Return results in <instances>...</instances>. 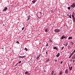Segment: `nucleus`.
Instances as JSON below:
<instances>
[{"label":"nucleus","mask_w":75,"mask_h":75,"mask_svg":"<svg viewBox=\"0 0 75 75\" xmlns=\"http://www.w3.org/2000/svg\"><path fill=\"white\" fill-rule=\"evenodd\" d=\"M28 20H29V19H28L27 20V21H28Z\"/></svg>","instance_id":"c03bdc74"},{"label":"nucleus","mask_w":75,"mask_h":75,"mask_svg":"<svg viewBox=\"0 0 75 75\" xmlns=\"http://www.w3.org/2000/svg\"><path fill=\"white\" fill-rule=\"evenodd\" d=\"M32 3H33L34 4V3H35V2H36V1H35L34 0L33 1H32Z\"/></svg>","instance_id":"4be33fe9"},{"label":"nucleus","mask_w":75,"mask_h":75,"mask_svg":"<svg viewBox=\"0 0 75 75\" xmlns=\"http://www.w3.org/2000/svg\"><path fill=\"white\" fill-rule=\"evenodd\" d=\"M24 27H23L22 29V30H24Z\"/></svg>","instance_id":"58836bf2"},{"label":"nucleus","mask_w":75,"mask_h":75,"mask_svg":"<svg viewBox=\"0 0 75 75\" xmlns=\"http://www.w3.org/2000/svg\"><path fill=\"white\" fill-rule=\"evenodd\" d=\"M37 16L38 17V18H40L41 17V12H38L37 13Z\"/></svg>","instance_id":"f257e3e1"},{"label":"nucleus","mask_w":75,"mask_h":75,"mask_svg":"<svg viewBox=\"0 0 75 75\" xmlns=\"http://www.w3.org/2000/svg\"><path fill=\"white\" fill-rule=\"evenodd\" d=\"M72 55H73L71 54L70 55V56L69 57V58H71V57H72Z\"/></svg>","instance_id":"a211bd4d"},{"label":"nucleus","mask_w":75,"mask_h":75,"mask_svg":"<svg viewBox=\"0 0 75 75\" xmlns=\"http://www.w3.org/2000/svg\"><path fill=\"white\" fill-rule=\"evenodd\" d=\"M49 61H50V59H48L45 61V62L46 63H47V62H48Z\"/></svg>","instance_id":"9b49d317"},{"label":"nucleus","mask_w":75,"mask_h":75,"mask_svg":"<svg viewBox=\"0 0 75 75\" xmlns=\"http://www.w3.org/2000/svg\"><path fill=\"white\" fill-rule=\"evenodd\" d=\"M19 64H20L21 63V61H19V62H18Z\"/></svg>","instance_id":"f704fd0d"},{"label":"nucleus","mask_w":75,"mask_h":75,"mask_svg":"<svg viewBox=\"0 0 75 75\" xmlns=\"http://www.w3.org/2000/svg\"><path fill=\"white\" fill-rule=\"evenodd\" d=\"M30 16L29 15V17Z\"/></svg>","instance_id":"de8ad7c7"},{"label":"nucleus","mask_w":75,"mask_h":75,"mask_svg":"<svg viewBox=\"0 0 75 75\" xmlns=\"http://www.w3.org/2000/svg\"><path fill=\"white\" fill-rule=\"evenodd\" d=\"M64 47L63 46L62 48H61V50H64Z\"/></svg>","instance_id":"c85d7f7f"},{"label":"nucleus","mask_w":75,"mask_h":75,"mask_svg":"<svg viewBox=\"0 0 75 75\" xmlns=\"http://www.w3.org/2000/svg\"><path fill=\"white\" fill-rule=\"evenodd\" d=\"M69 69L70 71H71V70H72V68H73V67L72 66H71V67H69Z\"/></svg>","instance_id":"1a4fd4ad"},{"label":"nucleus","mask_w":75,"mask_h":75,"mask_svg":"<svg viewBox=\"0 0 75 75\" xmlns=\"http://www.w3.org/2000/svg\"><path fill=\"white\" fill-rule=\"evenodd\" d=\"M59 75H62V71H61L59 73Z\"/></svg>","instance_id":"4468645a"},{"label":"nucleus","mask_w":75,"mask_h":75,"mask_svg":"<svg viewBox=\"0 0 75 75\" xmlns=\"http://www.w3.org/2000/svg\"><path fill=\"white\" fill-rule=\"evenodd\" d=\"M46 54L47 55L48 54V51H46Z\"/></svg>","instance_id":"c9c22d12"},{"label":"nucleus","mask_w":75,"mask_h":75,"mask_svg":"<svg viewBox=\"0 0 75 75\" xmlns=\"http://www.w3.org/2000/svg\"><path fill=\"white\" fill-rule=\"evenodd\" d=\"M25 50H26V51H28V49H27V48H26V47L25 48Z\"/></svg>","instance_id":"a878e982"},{"label":"nucleus","mask_w":75,"mask_h":75,"mask_svg":"<svg viewBox=\"0 0 75 75\" xmlns=\"http://www.w3.org/2000/svg\"><path fill=\"white\" fill-rule=\"evenodd\" d=\"M67 8L69 10L70 9H71V7H69Z\"/></svg>","instance_id":"bb28decb"},{"label":"nucleus","mask_w":75,"mask_h":75,"mask_svg":"<svg viewBox=\"0 0 75 75\" xmlns=\"http://www.w3.org/2000/svg\"><path fill=\"white\" fill-rule=\"evenodd\" d=\"M75 50H74L73 52H72L71 54L72 55H73V54H74V53H75Z\"/></svg>","instance_id":"dca6fc26"},{"label":"nucleus","mask_w":75,"mask_h":75,"mask_svg":"<svg viewBox=\"0 0 75 75\" xmlns=\"http://www.w3.org/2000/svg\"><path fill=\"white\" fill-rule=\"evenodd\" d=\"M45 31L46 33H47V32H48V28H46L45 29Z\"/></svg>","instance_id":"ddd939ff"},{"label":"nucleus","mask_w":75,"mask_h":75,"mask_svg":"<svg viewBox=\"0 0 75 75\" xmlns=\"http://www.w3.org/2000/svg\"><path fill=\"white\" fill-rule=\"evenodd\" d=\"M54 32L55 33H60L61 32V30L57 28L55 29Z\"/></svg>","instance_id":"f03ea898"},{"label":"nucleus","mask_w":75,"mask_h":75,"mask_svg":"<svg viewBox=\"0 0 75 75\" xmlns=\"http://www.w3.org/2000/svg\"><path fill=\"white\" fill-rule=\"evenodd\" d=\"M60 64H62V61H61V63H60Z\"/></svg>","instance_id":"a19ab883"},{"label":"nucleus","mask_w":75,"mask_h":75,"mask_svg":"<svg viewBox=\"0 0 75 75\" xmlns=\"http://www.w3.org/2000/svg\"><path fill=\"white\" fill-rule=\"evenodd\" d=\"M59 55H60V53H59L56 55V57H59Z\"/></svg>","instance_id":"f8f14e48"},{"label":"nucleus","mask_w":75,"mask_h":75,"mask_svg":"<svg viewBox=\"0 0 75 75\" xmlns=\"http://www.w3.org/2000/svg\"><path fill=\"white\" fill-rule=\"evenodd\" d=\"M46 47H48V43L46 45Z\"/></svg>","instance_id":"2f4dec72"},{"label":"nucleus","mask_w":75,"mask_h":75,"mask_svg":"<svg viewBox=\"0 0 75 75\" xmlns=\"http://www.w3.org/2000/svg\"><path fill=\"white\" fill-rule=\"evenodd\" d=\"M54 61L55 62H57V59H54Z\"/></svg>","instance_id":"b1692460"},{"label":"nucleus","mask_w":75,"mask_h":75,"mask_svg":"<svg viewBox=\"0 0 75 75\" xmlns=\"http://www.w3.org/2000/svg\"><path fill=\"white\" fill-rule=\"evenodd\" d=\"M53 48V49H55L57 50V51H58V48L57 47L55 46H54Z\"/></svg>","instance_id":"39448f33"},{"label":"nucleus","mask_w":75,"mask_h":75,"mask_svg":"<svg viewBox=\"0 0 75 75\" xmlns=\"http://www.w3.org/2000/svg\"><path fill=\"white\" fill-rule=\"evenodd\" d=\"M71 16H72V17L73 18V19L75 18H74V15L72 14L71 15Z\"/></svg>","instance_id":"5701e85b"},{"label":"nucleus","mask_w":75,"mask_h":75,"mask_svg":"<svg viewBox=\"0 0 75 75\" xmlns=\"http://www.w3.org/2000/svg\"><path fill=\"white\" fill-rule=\"evenodd\" d=\"M74 62H75V60H73V63H74Z\"/></svg>","instance_id":"ea45409f"},{"label":"nucleus","mask_w":75,"mask_h":75,"mask_svg":"<svg viewBox=\"0 0 75 75\" xmlns=\"http://www.w3.org/2000/svg\"><path fill=\"white\" fill-rule=\"evenodd\" d=\"M72 59H75V56H72Z\"/></svg>","instance_id":"412c9836"},{"label":"nucleus","mask_w":75,"mask_h":75,"mask_svg":"<svg viewBox=\"0 0 75 75\" xmlns=\"http://www.w3.org/2000/svg\"><path fill=\"white\" fill-rule=\"evenodd\" d=\"M67 16H69V14H67Z\"/></svg>","instance_id":"37998d69"},{"label":"nucleus","mask_w":75,"mask_h":75,"mask_svg":"<svg viewBox=\"0 0 75 75\" xmlns=\"http://www.w3.org/2000/svg\"><path fill=\"white\" fill-rule=\"evenodd\" d=\"M72 14H73L74 15H75V13L74 12H73Z\"/></svg>","instance_id":"e433bc0d"},{"label":"nucleus","mask_w":75,"mask_h":75,"mask_svg":"<svg viewBox=\"0 0 75 75\" xmlns=\"http://www.w3.org/2000/svg\"><path fill=\"white\" fill-rule=\"evenodd\" d=\"M49 41L50 42H52V40H51V39H50Z\"/></svg>","instance_id":"cd10ccee"},{"label":"nucleus","mask_w":75,"mask_h":75,"mask_svg":"<svg viewBox=\"0 0 75 75\" xmlns=\"http://www.w3.org/2000/svg\"><path fill=\"white\" fill-rule=\"evenodd\" d=\"M41 54H40L37 57L36 59H38L39 58H40V56H41Z\"/></svg>","instance_id":"6e6552de"},{"label":"nucleus","mask_w":75,"mask_h":75,"mask_svg":"<svg viewBox=\"0 0 75 75\" xmlns=\"http://www.w3.org/2000/svg\"><path fill=\"white\" fill-rule=\"evenodd\" d=\"M64 38H65V39H67V38L65 36V35H63L61 37V38H60L61 40H63Z\"/></svg>","instance_id":"20e7f679"},{"label":"nucleus","mask_w":75,"mask_h":75,"mask_svg":"<svg viewBox=\"0 0 75 75\" xmlns=\"http://www.w3.org/2000/svg\"><path fill=\"white\" fill-rule=\"evenodd\" d=\"M73 20H74V21L75 22V18H73Z\"/></svg>","instance_id":"4c0bfd02"},{"label":"nucleus","mask_w":75,"mask_h":75,"mask_svg":"<svg viewBox=\"0 0 75 75\" xmlns=\"http://www.w3.org/2000/svg\"><path fill=\"white\" fill-rule=\"evenodd\" d=\"M72 59H71L70 60V62H72Z\"/></svg>","instance_id":"79ce46f5"},{"label":"nucleus","mask_w":75,"mask_h":75,"mask_svg":"<svg viewBox=\"0 0 75 75\" xmlns=\"http://www.w3.org/2000/svg\"><path fill=\"white\" fill-rule=\"evenodd\" d=\"M18 65V63L16 64L14 66V67H16V66H17V65Z\"/></svg>","instance_id":"7c9ffc66"},{"label":"nucleus","mask_w":75,"mask_h":75,"mask_svg":"<svg viewBox=\"0 0 75 75\" xmlns=\"http://www.w3.org/2000/svg\"><path fill=\"white\" fill-rule=\"evenodd\" d=\"M69 16L70 18H72V17H71V14H70Z\"/></svg>","instance_id":"aec40b11"},{"label":"nucleus","mask_w":75,"mask_h":75,"mask_svg":"<svg viewBox=\"0 0 75 75\" xmlns=\"http://www.w3.org/2000/svg\"><path fill=\"white\" fill-rule=\"evenodd\" d=\"M65 72L66 74H68V69H66L65 70Z\"/></svg>","instance_id":"0eeeda50"},{"label":"nucleus","mask_w":75,"mask_h":75,"mask_svg":"<svg viewBox=\"0 0 75 75\" xmlns=\"http://www.w3.org/2000/svg\"><path fill=\"white\" fill-rule=\"evenodd\" d=\"M28 19H30V17H28Z\"/></svg>","instance_id":"49530a36"},{"label":"nucleus","mask_w":75,"mask_h":75,"mask_svg":"<svg viewBox=\"0 0 75 75\" xmlns=\"http://www.w3.org/2000/svg\"><path fill=\"white\" fill-rule=\"evenodd\" d=\"M71 7H72L73 8H74L75 7V3L73 2V4L70 6Z\"/></svg>","instance_id":"7ed1b4c3"},{"label":"nucleus","mask_w":75,"mask_h":75,"mask_svg":"<svg viewBox=\"0 0 75 75\" xmlns=\"http://www.w3.org/2000/svg\"><path fill=\"white\" fill-rule=\"evenodd\" d=\"M67 47H68V49H70V48H71V46H70V45H68Z\"/></svg>","instance_id":"f3484780"},{"label":"nucleus","mask_w":75,"mask_h":75,"mask_svg":"<svg viewBox=\"0 0 75 75\" xmlns=\"http://www.w3.org/2000/svg\"><path fill=\"white\" fill-rule=\"evenodd\" d=\"M20 57V58H24L25 57V56H19L18 57Z\"/></svg>","instance_id":"9d476101"},{"label":"nucleus","mask_w":75,"mask_h":75,"mask_svg":"<svg viewBox=\"0 0 75 75\" xmlns=\"http://www.w3.org/2000/svg\"><path fill=\"white\" fill-rule=\"evenodd\" d=\"M71 45H73L74 44V43L73 42H71Z\"/></svg>","instance_id":"c756f323"},{"label":"nucleus","mask_w":75,"mask_h":75,"mask_svg":"<svg viewBox=\"0 0 75 75\" xmlns=\"http://www.w3.org/2000/svg\"><path fill=\"white\" fill-rule=\"evenodd\" d=\"M7 7H5V8L4 9L2 10L3 11H6L7 10Z\"/></svg>","instance_id":"423d86ee"},{"label":"nucleus","mask_w":75,"mask_h":75,"mask_svg":"<svg viewBox=\"0 0 75 75\" xmlns=\"http://www.w3.org/2000/svg\"><path fill=\"white\" fill-rule=\"evenodd\" d=\"M52 75H53L54 74V71H52L51 72Z\"/></svg>","instance_id":"393cba45"},{"label":"nucleus","mask_w":75,"mask_h":75,"mask_svg":"<svg viewBox=\"0 0 75 75\" xmlns=\"http://www.w3.org/2000/svg\"><path fill=\"white\" fill-rule=\"evenodd\" d=\"M25 74H26L27 75L28 74V72H27V71H26V72H25Z\"/></svg>","instance_id":"6ab92c4d"},{"label":"nucleus","mask_w":75,"mask_h":75,"mask_svg":"<svg viewBox=\"0 0 75 75\" xmlns=\"http://www.w3.org/2000/svg\"><path fill=\"white\" fill-rule=\"evenodd\" d=\"M72 38L71 37H69L68 38V40H72Z\"/></svg>","instance_id":"2eb2a0df"},{"label":"nucleus","mask_w":75,"mask_h":75,"mask_svg":"<svg viewBox=\"0 0 75 75\" xmlns=\"http://www.w3.org/2000/svg\"><path fill=\"white\" fill-rule=\"evenodd\" d=\"M16 43H18V44H19V42H18V41H17Z\"/></svg>","instance_id":"473e14b6"},{"label":"nucleus","mask_w":75,"mask_h":75,"mask_svg":"<svg viewBox=\"0 0 75 75\" xmlns=\"http://www.w3.org/2000/svg\"><path fill=\"white\" fill-rule=\"evenodd\" d=\"M68 42H67L66 43V46H67V45H68Z\"/></svg>","instance_id":"72a5a7b5"},{"label":"nucleus","mask_w":75,"mask_h":75,"mask_svg":"<svg viewBox=\"0 0 75 75\" xmlns=\"http://www.w3.org/2000/svg\"><path fill=\"white\" fill-rule=\"evenodd\" d=\"M64 45H65V46H66V45H65V44H64Z\"/></svg>","instance_id":"a18cd8bd"}]
</instances>
